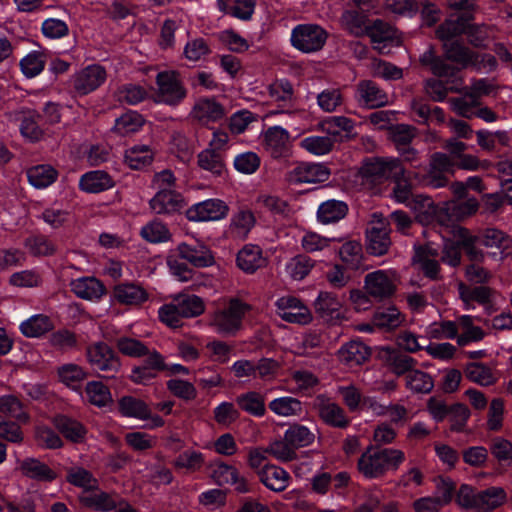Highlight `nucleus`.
I'll list each match as a JSON object with an SVG mask.
<instances>
[{
  "instance_id": "nucleus-1",
  "label": "nucleus",
  "mask_w": 512,
  "mask_h": 512,
  "mask_svg": "<svg viewBox=\"0 0 512 512\" xmlns=\"http://www.w3.org/2000/svg\"><path fill=\"white\" fill-rule=\"evenodd\" d=\"M251 306L237 298H231L226 306L210 315L209 326L220 335H235L242 328L245 315Z\"/></svg>"
},
{
  "instance_id": "nucleus-2",
  "label": "nucleus",
  "mask_w": 512,
  "mask_h": 512,
  "mask_svg": "<svg viewBox=\"0 0 512 512\" xmlns=\"http://www.w3.org/2000/svg\"><path fill=\"white\" fill-rule=\"evenodd\" d=\"M361 175L372 183L403 179L406 169L402 160L395 157H371L361 167Z\"/></svg>"
},
{
  "instance_id": "nucleus-3",
  "label": "nucleus",
  "mask_w": 512,
  "mask_h": 512,
  "mask_svg": "<svg viewBox=\"0 0 512 512\" xmlns=\"http://www.w3.org/2000/svg\"><path fill=\"white\" fill-rule=\"evenodd\" d=\"M157 93L155 102L170 106L180 104L187 96L180 75L174 70L159 72L156 76Z\"/></svg>"
},
{
  "instance_id": "nucleus-4",
  "label": "nucleus",
  "mask_w": 512,
  "mask_h": 512,
  "mask_svg": "<svg viewBox=\"0 0 512 512\" xmlns=\"http://www.w3.org/2000/svg\"><path fill=\"white\" fill-rule=\"evenodd\" d=\"M328 38L327 31L317 24H299L291 33V44L303 53L320 51Z\"/></svg>"
},
{
  "instance_id": "nucleus-5",
  "label": "nucleus",
  "mask_w": 512,
  "mask_h": 512,
  "mask_svg": "<svg viewBox=\"0 0 512 512\" xmlns=\"http://www.w3.org/2000/svg\"><path fill=\"white\" fill-rule=\"evenodd\" d=\"M397 284V273L393 270H377L364 278L365 292L377 301L391 298L397 290Z\"/></svg>"
},
{
  "instance_id": "nucleus-6",
  "label": "nucleus",
  "mask_w": 512,
  "mask_h": 512,
  "mask_svg": "<svg viewBox=\"0 0 512 512\" xmlns=\"http://www.w3.org/2000/svg\"><path fill=\"white\" fill-rule=\"evenodd\" d=\"M119 412L124 417L149 420L144 427L148 429L162 427L165 421L159 415H152L149 406L141 399L132 396H123L118 401Z\"/></svg>"
},
{
  "instance_id": "nucleus-7",
  "label": "nucleus",
  "mask_w": 512,
  "mask_h": 512,
  "mask_svg": "<svg viewBox=\"0 0 512 512\" xmlns=\"http://www.w3.org/2000/svg\"><path fill=\"white\" fill-rule=\"evenodd\" d=\"M275 305L278 316L286 322L307 325L313 319L309 308L296 297L283 296L276 301Z\"/></svg>"
},
{
  "instance_id": "nucleus-8",
  "label": "nucleus",
  "mask_w": 512,
  "mask_h": 512,
  "mask_svg": "<svg viewBox=\"0 0 512 512\" xmlns=\"http://www.w3.org/2000/svg\"><path fill=\"white\" fill-rule=\"evenodd\" d=\"M88 362L96 370L117 373L121 362L113 349L104 342H96L87 347Z\"/></svg>"
},
{
  "instance_id": "nucleus-9",
  "label": "nucleus",
  "mask_w": 512,
  "mask_h": 512,
  "mask_svg": "<svg viewBox=\"0 0 512 512\" xmlns=\"http://www.w3.org/2000/svg\"><path fill=\"white\" fill-rule=\"evenodd\" d=\"M229 213V206L220 199H207L192 205L186 211L188 220L194 222L218 221Z\"/></svg>"
},
{
  "instance_id": "nucleus-10",
  "label": "nucleus",
  "mask_w": 512,
  "mask_h": 512,
  "mask_svg": "<svg viewBox=\"0 0 512 512\" xmlns=\"http://www.w3.org/2000/svg\"><path fill=\"white\" fill-rule=\"evenodd\" d=\"M312 405L318 412L320 419L327 425L344 429L350 424L343 408L325 395L316 396Z\"/></svg>"
},
{
  "instance_id": "nucleus-11",
  "label": "nucleus",
  "mask_w": 512,
  "mask_h": 512,
  "mask_svg": "<svg viewBox=\"0 0 512 512\" xmlns=\"http://www.w3.org/2000/svg\"><path fill=\"white\" fill-rule=\"evenodd\" d=\"M330 169L320 163H301L287 175L291 184H317L325 182L330 177Z\"/></svg>"
},
{
  "instance_id": "nucleus-12",
  "label": "nucleus",
  "mask_w": 512,
  "mask_h": 512,
  "mask_svg": "<svg viewBox=\"0 0 512 512\" xmlns=\"http://www.w3.org/2000/svg\"><path fill=\"white\" fill-rule=\"evenodd\" d=\"M211 478L219 486L231 485L238 493H248L251 488L247 480L232 465L218 461L211 465Z\"/></svg>"
},
{
  "instance_id": "nucleus-13",
  "label": "nucleus",
  "mask_w": 512,
  "mask_h": 512,
  "mask_svg": "<svg viewBox=\"0 0 512 512\" xmlns=\"http://www.w3.org/2000/svg\"><path fill=\"white\" fill-rule=\"evenodd\" d=\"M104 67L98 64L89 65L73 77V87L79 95H87L100 87L106 80Z\"/></svg>"
},
{
  "instance_id": "nucleus-14",
  "label": "nucleus",
  "mask_w": 512,
  "mask_h": 512,
  "mask_svg": "<svg viewBox=\"0 0 512 512\" xmlns=\"http://www.w3.org/2000/svg\"><path fill=\"white\" fill-rule=\"evenodd\" d=\"M379 359L394 375L400 377L407 375L417 365V360L400 349L383 347L379 351Z\"/></svg>"
},
{
  "instance_id": "nucleus-15",
  "label": "nucleus",
  "mask_w": 512,
  "mask_h": 512,
  "mask_svg": "<svg viewBox=\"0 0 512 512\" xmlns=\"http://www.w3.org/2000/svg\"><path fill=\"white\" fill-rule=\"evenodd\" d=\"M356 101L367 108L375 109L388 104L387 93L372 80H361L356 85Z\"/></svg>"
},
{
  "instance_id": "nucleus-16",
  "label": "nucleus",
  "mask_w": 512,
  "mask_h": 512,
  "mask_svg": "<svg viewBox=\"0 0 512 512\" xmlns=\"http://www.w3.org/2000/svg\"><path fill=\"white\" fill-rule=\"evenodd\" d=\"M367 251L375 256L386 254L391 245L388 223L380 220L372 224L366 231Z\"/></svg>"
},
{
  "instance_id": "nucleus-17",
  "label": "nucleus",
  "mask_w": 512,
  "mask_h": 512,
  "mask_svg": "<svg viewBox=\"0 0 512 512\" xmlns=\"http://www.w3.org/2000/svg\"><path fill=\"white\" fill-rule=\"evenodd\" d=\"M113 297L122 305L141 306L149 300L150 294L141 284L124 282L114 286Z\"/></svg>"
},
{
  "instance_id": "nucleus-18",
  "label": "nucleus",
  "mask_w": 512,
  "mask_h": 512,
  "mask_svg": "<svg viewBox=\"0 0 512 512\" xmlns=\"http://www.w3.org/2000/svg\"><path fill=\"white\" fill-rule=\"evenodd\" d=\"M149 204L152 211L159 215L174 214L185 205L182 195L173 189L159 190Z\"/></svg>"
},
{
  "instance_id": "nucleus-19",
  "label": "nucleus",
  "mask_w": 512,
  "mask_h": 512,
  "mask_svg": "<svg viewBox=\"0 0 512 512\" xmlns=\"http://www.w3.org/2000/svg\"><path fill=\"white\" fill-rule=\"evenodd\" d=\"M366 36L370 38L374 49L380 53H383V49L388 43L398 45L400 42L397 30L381 19H376L369 25Z\"/></svg>"
},
{
  "instance_id": "nucleus-20",
  "label": "nucleus",
  "mask_w": 512,
  "mask_h": 512,
  "mask_svg": "<svg viewBox=\"0 0 512 512\" xmlns=\"http://www.w3.org/2000/svg\"><path fill=\"white\" fill-rule=\"evenodd\" d=\"M181 259L186 260L194 267H208L214 263L211 251L203 244L189 245L181 243L173 250Z\"/></svg>"
},
{
  "instance_id": "nucleus-21",
  "label": "nucleus",
  "mask_w": 512,
  "mask_h": 512,
  "mask_svg": "<svg viewBox=\"0 0 512 512\" xmlns=\"http://www.w3.org/2000/svg\"><path fill=\"white\" fill-rule=\"evenodd\" d=\"M457 290L465 309L474 308V303L486 306L491 303L494 295V290L488 286H469L463 282L457 285Z\"/></svg>"
},
{
  "instance_id": "nucleus-22",
  "label": "nucleus",
  "mask_w": 512,
  "mask_h": 512,
  "mask_svg": "<svg viewBox=\"0 0 512 512\" xmlns=\"http://www.w3.org/2000/svg\"><path fill=\"white\" fill-rule=\"evenodd\" d=\"M226 113L225 107L214 98L200 99L192 109L193 117L204 125L222 120Z\"/></svg>"
},
{
  "instance_id": "nucleus-23",
  "label": "nucleus",
  "mask_w": 512,
  "mask_h": 512,
  "mask_svg": "<svg viewBox=\"0 0 512 512\" xmlns=\"http://www.w3.org/2000/svg\"><path fill=\"white\" fill-rule=\"evenodd\" d=\"M260 482L274 492L284 491L291 479L289 473L282 467L267 464L257 471Z\"/></svg>"
},
{
  "instance_id": "nucleus-24",
  "label": "nucleus",
  "mask_w": 512,
  "mask_h": 512,
  "mask_svg": "<svg viewBox=\"0 0 512 512\" xmlns=\"http://www.w3.org/2000/svg\"><path fill=\"white\" fill-rule=\"evenodd\" d=\"M290 135L280 126H273L264 134L265 149L273 158L285 156L289 152Z\"/></svg>"
},
{
  "instance_id": "nucleus-25",
  "label": "nucleus",
  "mask_w": 512,
  "mask_h": 512,
  "mask_svg": "<svg viewBox=\"0 0 512 512\" xmlns=\"http://www.w3.org/2000/svg\"><path fill=\"white\" fill-rule=\"evenodd\" d=\"M18 470L29 479L41 482H51L57 474L47 464L33 457H27L18 463Z\"/></svg>"
},
{
  "instance_id": "nucleus-26",
  "label": "nucleus",
  "mask_w": 512,
  "mask_h": 512,
  "mask_svg": "<svg viewBox=\"0 0 512 512\" xmlns=\"http://www.w3.org/2000/svg\"><path fill=\"white\" fill-rule=\"evenodd\" d=\"M237 265L245 273L252 274L267 264L262 249L257 245L247 244L237 254Z\"/></svg>"
},
{
  "instance_id": "nucleus-27",
  "label": "nucleus",
  "mask_w": 512,
  "mask_h": 512,
  "mask_svg": "<svg viewBox=\"0 0 512 512\" xmlns=\"http://www.w3.org/2000/svg\"><path fill=\"white\" fill-rule=\"evenodd\" d=\"M339 360L349 367L359 366L368 360L370 348L361 341L352 340L338 350Z\"/></svg>"
},
{
  "instance_id": "nucleus-28",
  "label": "nucleus",
  "mask_w": 512,
  "mask_h": 512,
  "mask_svg": "<svg viewBox=\"0 0 512 512\" xmlns=\"http://www.w3.org/2000/svg\"><path fill=\"white\" fill-rule=\"evenodd\" d=\"M342 304L338 297L331 292H320L314 302L317 315L324 321L331 322L341 317Z\"/></svg>"
},
{
  "instance_id": "nucleus-29",
  "label": "nucleus",
  "mask_w": 512,
  "mask_h": 512,
  "mask_svg": "<svg viewBox=\"0 0 512 512\" xmlns=\"http://www.w3.org/2000/svg\"><path fill=\"white\" fill-rule=\"evenodd\" d=\"M70 286L77 297L85 300H98L106 293L104 284L95 277L75 279Z\"/></svg>"
},
{
  "instance_id": "nucleus-30",
  "label": "nucleus",
  "mask_w": 512,
  "mask_h": 512,
  "mask_svg": "<svg viewBox=\"0 0 512 512\" xmlns=\"http://www.w3.org/2000/svg\"><path fill=\"white\" fill-rule=\"evenodd\" d=\"M358 471L367 479L382 478L383 471L378 453V447L370 445L358 459Z\"/></svg>"
},
{
  "instance_id": "nucleus-31",
  "label": "nucleus",
  "mask_w": 512,
  "mask_h": 512,
  "mask_svg": "<svg viewBox=\"0 0 512 512\" xmlns=\"http://www.w3.org/2000/svg\"><path fill=\"white\" fill-rule=\"evenodd\" d=\"M443 49L446 59L456 63L461 69L471 68V64H475L476 52L457 40L443 43Z\"/></svg>"
},
{
  "instance_id": "nucleus-32",
  "label": "nucleus",
  "mask_w": 512,
  "mask_h": 512,
  "mask_svg": "<svg viewBox=\"0 0 512 512\" xmlns=\"http://www.w3.org/2000/svg\"><path fill=\"white\" fill-rule=\"evenodd\" d=\"M507 495L502 487L491 486L478 490L475 512H491L506 501Z\"/></svg>"
},
{
  "instance_id": "nucleus-33",
  "label": "nucleus",
  "mask_w": 512,
  "mask_h": 512,
  "mask_svg": "<svg viewBox=\"0 0 512 512\" xmlns=\"http://www.w3.org/2000/svg\"><path fill=\"white\" fill-rule=\"evenodd\" d=\"M39 117L34 111H21L15 114L16 120L20 121L22 136L31 142H38L44 137V131L38 125Z\"/></svg>"
},
{
  "instance_id": "nucleus-34",
  "label": "nucleus",
  "mask_w": 512,
  "mask_h": 512,
  "mask_svg": "<svg viewBox=\"0 0 512 512\" xmlns=\"http://www.w3.org/2000/svg\"><path fill=\"white\" fill-rule=\"evenodd\" d=\"M348 213V205L344 201L330 199L321 203L317 210V219L322 224L335 223Z\"/></svg>"
},
{
  "instance_id": "nucleus-35",
  "label": "nucleus",
  "mask_w": 512,
  "mask_h": 512,
  "mask_svg": "<svg viewBox=\"0 0 512 512\" xmlns=\"http://www.w3.org/2000/svg\"><path fill=\"white\" fill-rule=\"evenodd\" d=\"M269 410L279 417H299L303 413L302 402L292 396H282L271 400Z\"/></svg>"
},
{
  "instance_id": "nucleus-36",
  "label": "nucleus",
  "mask_w": 512,
  "mask_h": 512,
  "mask_svg": "<svg viewBox=\"0 0 512 512\" xmlns=\"http://www.w3.org/2000/svg\"><path fill=\"white\" fill-rule=\"evenodd\" d=\"M340 22L342 27L354 37L366 36L369 25L366 14L357 10H346L342 13Z\"/></svg>"
},
{
  "instance_id": "nucleus-37",
  "label": "nucleus",
  "mask_w": 512,
  "mask_h": 512,
  "mask_svg": "<svg viewBox=\"0 0 512 512\" xmlns=\"http://www.w3.org/2000/svg\"><path fill=\"white\" fill-rule=\"evenodd\" d=\"M404 321L405 316L395 306L379 308L372 317L373 326L384 330H394Z\"/></svg>"
},
{
  "instance_id": "nucleus-38",
  "label": "nucleus",
  "mask_w": 512,
  "mask_h": 512,
  "mask_svg": "<svg viewBox=\"0 0 512 512\" xmlns=\"http://www.w3.org/2000/svg\"><path fill=\"white\" fill-rule=\"evenodd\" d=\"M114 185L110 175L104 171H91L80 178L79 187L88 193H99Z\"/></svg>"
},
{
  "instance_id": "nucleus-39",
  "label": "nucleus",
  "mask_w": 512,
  "mask_h": 512,
  "mask_svg": "<svg viewBox=\"0 0 512 512\" xmlns=\"http://www.w3.org/2000/svg\"><path fill=\"white\" fill-rule=\"evenodd\" d=\"M421 224H429L436 214V205L431 197L422 194L415 195L408 206Z\"/></svg>"
},
{
  "instance_id": "nucleus-40",
  "label": "nucleus",
  "mask_w": 512,
  "mask_h": 512,
  "mask_svg": "<svg viewBox=\"0 0 512 512\" xmlns=\"http://www.w3.org/2000/svg\"><path fill=\"white\" fill-rule=\"evenodd\" d=\"M405 386L414 394H428L434 388V380L429 373L414 368L405 376Z\"/></svg>"
},
{
  "instance_id": "nucleus-41",
  "label": "nucleus",
  "mask_w": 512,
  "mask_h": 512,
  "mask_svg": "<svg viewBox=\"0 0 512 512\" xmlns=\"http://www.w3.org/2000/svg\"><path fill=\"white\" fill-rule=\"evenodd\" d=\"M24 247L34 257L52 256L57 251L56 244L46 235L36 234L27 237L23 243Z\"/></svg>"
},
{
  "instance_id": "nucleus-42",
  "label": "nucleus",
  "mask_w": 512,
  "mask_h": 512,
  "mask_svg": "<svg viewBox=\"0 0 512 512\" xmlns=\"http://www.w3.org/2000/svg\"><path fill=\"white\" fill-rule=\"evenodd\" d=\"M236 403L241 410L252 416L263 417L266 414L265 399L259 392L243 393L237 396Z\"/></svg>"
},
{
  "instance_id": "nucleus-43",
  "label": "nucleus",
  "mask_w": 512,
  "mask_h": 512,
  "mask_svg": "<svg viewBox=\"0 0 512 512\" xmlns=\"http://www.w3.org/2000/svg\"><path fill=\"white\" fill-rule=\"evenodd\" d=\"M468 380L480 386L493 385L497 378L490 367L481 362H471L464 368Z\"/></svg>"
},
{
  "instance_id": "nucleus-44",
  "label": "nucleus",
  "mask_w": 512,
  "mask_h": 512,
  "mask_svg": "<svg viewBox=\"0 0 512 512\" xmlns=\"http://www.w3.org/2000/svg\"><path fill=\"white\" fill-rule=\"evenodd\" d=\"M54 424L65 438L73 442H81L87 432L85 427L79 421L64 415L56 416Z\"/></svg>"
},
{
  "instance_id": "nucleus-45",
  "label": "nucleus",
  "mask_w": 512,
  "mask_h": 512,
  "mask_svg": "<svg viewBox=\"0 0 512 512\" xmlns=\"http://www.w3.org/2000/svg\"><path fill=\"white\" fill-rule=\"evenodd\" d=\"M57 171L50 165L42 164L27 170L29 183L36 188H46L57 179Z\"/></svg>"
},
{
  "instance_id": "nucleus-46",
  "label": "nucleus",
  "mask_w": 512,
  "mask_h": 512,
  "mask_svg": "<svg viewBox=\"0 0 512 512\" xmlns=\"http://www.w3.org/2000/svg\"><path fill=\"white\" fill-rule=\"evenodd\" d=\"M467 18L458 16L456 19H446L436 29V36L443 43H450L452 39L464 34Z\"/></svg>"
},
{
  "instance_id": "nucleus-47",
  "label": "nucleus",
  "mask_w": 512,
  "mask_h": 512,
  "mask_svg": "<svg viewBox=\"0 0 512 512\" xmlns=\"http://www.w3.org/2000/svg\"><path fill=\"white\" fill-rule=\"evenodd\" d=\"M153 158L154 152L148 145H135L125 152V162L136 170L150 165Z\"/></svg>"
},
{
  "instance_id": "nucleus-48",
  "label": "nucleus",
  "mask_w": 512,
  "mask_h": 512,
  "mask_svg": "<svg viewBox=\"0 0 512 512\" xmlns=\"http://www.w3.org/2000/svg\"><path fill=\"white\" fill-rule=\"evenodd\" d=\"M198 166L215 176H220L225 170V163L221 152L206 148L197 156Z\"/></svg>"
},
{
  "instance_id": "nucleus-49",
  "label": "nucleus",
  "mask_w": 512,
  "mask_h": 512,
  "mask_svg": "<svg viewBox=\"0 0 512 512\" xmlns=\"http://www.w3.org/2000/svg\"><path fill=\"white\" fill-rule=\"evenodd\" d=\"M53 329V323L46 315H35L20 325L21 332L30 338L40 337Z\"/></svg>"
},
{
  "instance_id": "nucleus-50",
  "label": "nucleus",
  "mask_w": 512,
  "mask_h": 512,
  "mask_svg": "<svg viewBox=\"0 0 512 512\" xmlns=\"http://www.w3.org/2000/svg\"><path fill=\"white\" fill-rule=\"evenodd\" d=\"M269 96L280 106L291 108L293 106L294 91L291 83L286 79L276 80L268 87Z\"/></svg>"
},
{
  "instance_id": "nucleus-51",
  "label": "nucleus",
  "mask_w": 512,
  "mask_h": 512,
  "mask_svg": "<svg viewBox=\"0 0 512 512\" xmlns=\"http://www.w3.org/2000/svg\"><path fill=\"white\" fill-rule=\"evenodd\" d=\"M339 256L348 268L357 270L363 261L362 245L355 240L347 241L340 247Z\"/></svg>"
},
{
  "instance_id": "nucleus-52",
  "label": "nucleus",
  "mask_w": 512,
  "mask_h": 512,
  "mask_svg": "<svg viewBox=\"0 0 512 512\" xmlns=\"http://www.w3.org/2000/svg\"><path fill=\"white\" fill-rule=\"evenodd\" d=\"M480 204L475 197L464 201H451L446 205V211L450 218L462 220L474 215L479 210Z\"/></svg>"
},
{
  "instance_id": "nucleus-53",
  "label": "nucleus",
  "mask_w": 512,
  "mask_h": 512,
  "mask_svg": "<svg viewBox=\"0 0 512 512\" xmlns=\"http://www.w3.org/2000/svg\"><path fill=\"white\" fill-rule=\"evenodd\" d=\"M285 439L294 447V449L303 448L311 445L315 440V435L306 426L301 424L291 425L284 433Z\"/></svg>"
},
{
  "instance_id": "nucleus-54",
  "label": "nucleus",
  "mask_w": 512,
  "mask_h": 512,
  "mask_svg": "<svg viewBox=\"0 0 512 512\" xmlns=\"http://www.w3.org/2000/svg\"><path fill=\"white\" fill-rule=\"evenodd\" d=\"M85 393L88 401L97 407H105L113 401L109 388L101 381L88 382Z\"/></svg>"
},
{
  "instance_id": "nucleus-55",
  "label": "nucleus",
  "mask_w": 512,
  "mask_h": 512,
  "mask_svg": "<svg viewBox=\"0 0 512 512\" xmlns=\"http://www.w3.org/2000/svg\"><path fill=\"white\" fill-rule=\"evenodd\" d=\"M315 266L310 257L299 254L291 258L286 264V272L294 280H303Z\"/></svg>"
},
{
  "instance_id": "nucleus-56",
  "label": "nucleus",
  "mask_w": 512,
  "mask_h": 512,
  "mask_svg": "<svg viewBox=\"0 0 512 512\" xmlns=\"http://www.w3.org/2000/svg\"><path fill=\"white\" fill-rule=\"evenodd\" d=\"M378 453L383 476H385L388 471H397L406 460L404 451L400 449L378 447Z\"/></svg>"
},
{
  "instance_id": "nucleus-57",
  "label": "nucleus",
  "mask_w": 512,
  "mask_h": 512,
  "mask_svg": "<svg viewBox=\"0 0 512 512\" xmlns=\"http://www.w3.org/2000/svg\"><path fill=\"white\" fill-rule=\"evenodd\" d=\"M478 242L486 248L502 249L506 247L509 235L498 228H485L477 234Z\"/></svg>"
},
{
  "instance_id": "nucleus-58",
  "label": "nucleus",
  "mask_w": 512,
  "mask_h": 512,
  "mask_svg": "<svg viewBox=\"0 0 512 512\" xmlns=\"http://www.w3.org/2000/svg\"><path fill=\"white\" fill-rule=\"evenodd\" d=\"M144 124L142 115L135 111H129L116 119L114 131L121 136L138 131Z\"/></svg>"
},
{
  "instance_id": "nucleus-59",
  "label": "nucleus",
  "mask_w": 512,
  "mask_h": 512,
  "mask_svg": "<svg viewBox=\"0 0 512 512\" xmlns=\"http://www.w3.org/2000/svg\"><path fill=\"white\" fill-rule=\"evenodd\" d=\"M0 413L21 422H26L28 420V414L24 410L23 404L13 395L0 397Z\"/></svg>"
},
{
  "instance_id": "nucleus-60",
  "label": "nucleus",
  "mask_w": 512,
  "mask_h": 512,
  "mask_svg": "<svg viewBox=\"0 0 512 512\" xmlns=\"http://www.w3.org/2000/svg\"><path fill=\"white\" fill-rule=\"evenodd\" d=\"M116 95L119 102L136 105L147 98L148 92L140 85L125 84L118 88Z\"/></svg>"
},
{
  "instance_id": "nucleus-61",
  "label": "nucleus",
  "mask_w": 512,
  "mask_h": 512,
  "mask_svg": "<svg viewBox=\"0 0 512 512\" xmlns=\"http://www.w3.org/2000/svg\"><path fill=\"white\" fill-rule=\"evenodd\" d=\"M301 147L314 155L328 154L334 146L331 136H309L301 140Z\"/></svg>"
},
{
  "instance_id": "nucleus-62",
  "label": "nucleus",
  "mask_w": 512,
  "mask_h": 512,
  "mask_svg": "<svg viewBox=\"0 0 512 512\" xmlns=\"http://www.w3.org/2000/svg\"><path fill=\"white\" fill-rule=\"evenodd\" d=\"M344 102L340 88H328L317 95L318 106L327 113L336 111Z\"/></svg>"
},
{
  "instance_id": "nucleus-63",
  "label": "nucleus",
  "mask_w": 512,
  "mask_h": 512,
  "mask_svg": "<svg viewBox=\"0 0 512 512\" xmlns=\"http://www.w3.org/2000/svg\"><path fill=\"white\" fill-rule=\"evenodd\" d=\"M46 63L45 54L43 52L39 51H33L26 55L21 61H20V67L23 72V74L28 77L32 78L40 74Z\"/></svg>"
},
{
  "instance_id": "nucleus-64",
  "label": "nucleus",
  "mask_w": 512,
  "mask_h": 512,
  "mask_svg": "<svg viewBox=\"0 0 512 512\" xmlns=\"http://www.w3.org/2000/svg\"><path fill=\"white\" fill-rule=\"evenodd\" d=\"M58 376L66 386L76 389L87 377V373L76 364H65L58 369Z\"/></svg>"
}]
</instances>
